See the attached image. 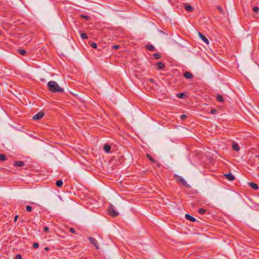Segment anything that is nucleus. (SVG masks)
Returning <instances> with one entry per match:
<instances>
[{
	"label": "nucleus",
	"mask_w": 259,
	"mask_h": 259,
	"mask_svg": "<svg viewBox=\"0 0 259 259\" xmlns=\"http://www.w3.org/2000/svg\"><path fill=\"white\" fill-rule=\"evenodd\" d=\"M48 90L53 93H63L64 89L61 88L58 83L55 81H50L47 84Z\"/></svg>",
	"instance_id": "1"
},
{
	"label": "nucleus",
	"mask_w": 259,
	"mask_h": 259,
	"mask_svg": "<svg viewBox=\"0 0 259 259\" xmlns=\"http://www.w3.org/2000/svg\"><path fill=\"white\" fill-rule=\"evenodd\" d=\"M108 211L109 214L112 217L119 215V212L116 210L115 207L111 204L109 205Z\"/></svg>",
	"instance_id": "2"
},
{
	"label": "nucleus",
	"mask_w": 259,
	"mask_h": 259,
	"mask_svg": "<svg viewBox=\"0 0 259 259\" xmlns=\"http://www.w3.org/2000/svg\"><path fill=\"white\" fill-rule=\"evenodd\" d=\"M177 181L180 182L183 185L187 187H190V186L187 183L186 181L181 176H177Z\"/></svg>",
	"instance_id": "3"
},
{
	"label": "nucleus",
	"mask_w": 259,
	"mask_h": 259,
	"mask_svg": "<svg viewBox=\"0 0 259 259\" xmlns=\"http://www.w3.org/2000/svg\"><path fill=\"white\" fill-rule=\"evenodd\" d=\"M44 116V113L42 111L38 112L36 114L34 115L32 118L34 120H38L41 119Z\"/></svg>",
	"instance_id": "4"
},
{
	"label": "nucleus",
	"mask_w": 259,
	"mask_h": 259,
	"mask_svg": "<svg viewBox=\"0 0 259 259\" xmlns=\"http://www.w3.org/2000/svg\"><path fill=\"white\" fill-rule=\"evenodd\" d=\"M88 239L91 242V243L93 244L97 249H99V246L97 243V241L96 240V239L92 237H89Z\"/></svg>",
	"instance_id": "5"
},
{
	"label": "nucleus",
	"mask_w": 259,
	"mask_h": 259,
	"mask_svg": "<svg viewBox=\"0 0 259 259\" xmlns=\"http://www.w3.org/2000/svg\"><path fill=\"white\" fill-rule=\"evenodd\" d=\"M183 76L187 79H192L194 76L192 73L189 71H187L184 73Z\"/></svg>",
	"instance_id": "6"
},
{
	"label": "nucleus",
	"mask_w": 259,
	"mask_h": 259,
	"mask_svg": "<svg viewBox=\"0 0 259 259\" xmlns=\"http://www.w3.org/2000/svg\"><path fill=\"white\" fill-rule=\"evenodd\" d=\"M224 176L229 181H233L235 179L234 176L231 173L225 174Z\"/></svg>",
	"instance_id": "7"
},
{
	"label": "nucleus",
	"mask_w": 259,
	"mask_h": 259,
	"mask_svg": "<svg viewBox=\"0 0 259 259\" xmlns=\"http://www.w3.org/2000/svg\"><path fill=\"white\" fill-rule=\"evenodd\" d=\"M156 66L157 70H160L163 69L165 67V65L164 64V63L161 62H158L156 63Z\"/></svg>",
	"instance_id": "8"
},
{
	"label": "nucleus",
	"mask_w": 259,
	"mask_h": 259,
	"mask_svg": "<svg viewBox=\"0 0 259 259\" xmlns=\"http://www.w3.org/2000/svg\"><path fill=\"white\" fill-rule=\"evenodd\" d=\"M24 165V162L21 161H16L14 163V166L15 167L23 166Z\"/></svg>",
	"instance_id": "9"
},
{
	"label": "nucleus",
	"mask_w": 259,
	"mask_h": 259,
	"mask_svg": "<svg viewBox=\"0 0 259 259\" xmlns=\"http://www.w3.org/2000/svg\"><path fill=\"white\" fill-rule=\"evenodd\" d=\"M185 218L187 220L190 221L192 222H195L196 221V219L194 217H192L189 214H185Z\"/></svg>",
	"instance_id": "10"
},
{
	"label": "nucleus",
	"mask_w": 259,
	"mask_h": 259,
	"mask_svg": "<svg viewBox=\"0 0 259 259\" xmlns=\"http://www.w3.org/2000/svg\"><path fill=\"white\" fill-rule=\"evenodd\" d=\"M198 34H199V35L200 37L201 38V39L202 40H203L207 44H209L208 39L203 34H202L200 32H199Z\"/></svg>",
	"instance_id": "11"
},
{
	"label": "nucleus",
	"mask_w": 259,
	"mask_h": 259,
	"mask_svg": "<svg viewBox=\"0 0 259 259\" xmlns=\"http://www.w3.org/2000/svg\"><path fill=\"white\" fill-rule=\"evenodd\" d=\"M184 8L187 11L192 12L193 10V8L187 4H184Z\"/></svg>",
	"instance_id": "12"
},
{
	"label": "nucleus",
	"mask_w": 259,
	"mask_h": 259,
	"mask_svg": "<svg viewBox=\"0 0 259 259\" xmlns=\"http://www.w3.org/2000/svg\"><path fill=\"white\" fill-rule=\"evenodd\" d=\"M103 149L106 152L109 153L111 150V146L109 145L106 144L104 145Z\"/></svg>",
	"instance_id": "13"
},
{
	"label": "nucleus",
	"mask_w": 259,
	"mask_h": 259,
	"mask_svg": "<svg viewBox=\"0 0 259 259\" xmlns=\"http://www.w3.org/2000/svg\"><path fill=\"white\" fill-rule=\"evenodd\" d=\"M249 186L251 187L254 190H257L258 189V187L257 185L254 183H249Z\"/></svg>",
	"instance_id": "14"
},
{
	"label": "nucleus",
	"mask_w": 259,
	"mask_h": 259,
	"mask_svg": "<svg viewBox=\"0 0 259 259\" xmlns=\"http://www.w3.org/2000/svg\"><path fill=\"white\" fill-rule=\"evenodd\" d=\"M146 48L150 51H154L155 50V47L152 45H147L146 46Z\"/></svg>",
	"instance_id": "15"
},
{
	"label": "nucleus",
	"mask_w": 259,
	"mask_h": 259,
	"mask_svg": "<svg viewBox=\"0 0 259 259\" xmlns=\"http://www.w3.org/2000/svg\"><path fill=\"white\" fill-rule=\"evenodd\" d=\"M232 148L236 151H238L240 149L239 146L236 143L233 144Z\"/></svg>",
	"instance_id": "16"
},
{
	"label": "nucleus",
	"mask_w": 259,
	"mask_h": 259,
	"mask_svg": "<svg viewBox=\"0 0 259 259\" xmlns=\"http://www.w3.org/2000/svg\"><path fill=\"white\" fill-rule=\"evenodd\" d=\"M217 99L218 101L219 102H224V99H223V97L222 95H217Z\"/></svg>",
	"instance_id": "17"
},
{
	"label": "nucleus",
	"mask_w": 259,
	"mask_h": 259,
	"mask_svg": "<svg viewBox=\"0 0 259 259\" xmlns=\"http://www.w3.org/2000/svg\"><path fill=\"white\" fill-rule=\"evenodd\" d=\"M63 181L62 180H58L56 182V184L57 187H61L63 185Z\"/></svg>",
	"instance_id": "18"
},
{
	"label": "nucleus",
	"mask_w": 259,
	"mask_h": 259,
	"mask_svg": "<svg viewBox=\"0 0 259 259\" xmlns=\"http://www.w3.org/2000/svg\"><path fill=\"white\" fill-rule=\"evenodd\" d=\"M7 159V158L5 155L3 154H0V161H5Z\"/></svg>",
	"instance_id": "19"
},
{
	"label": "nucleus",
	"mask_w": 259,
	"mask_h": 259,
	"mask_svg": "<svg viewBox=\"0 0 259 259\" xmlns=\"http://www.w3.org/2000/svg\"><path fill=\"white\" fill-rule=\"evenodd\" d=\"M80 36H81V38L83 39H87L88 37L87 34L85 33H81Z\"/></svg>",
	"instance_id": "20"
},
{
	"label": "nucleus",
	"mask_w": 259,
	"mask_h": 259,
	"mask_svg": "<svg viewBox=\"0 0 259 259\" xmlns=\"http://www.w3.org/2000/svg\"><path fill=\"white\" fill-rule=\"evenodd\" d=\"M146 156L147 158L153 162H155V160L153 158V157L149 154H147Z\"/></svg>",
	"instance_id": "21"
},
{
	"label": "nucleus",
	"mask_w": 259,
	"mask_h": 259,
	"mask_svg": "<svg viewBox=\"0 0 259 259\" xmlns=\"http://www.w3.org/2000/svg\"><path fill=\"white\" fill-rule=\"evenodd\" d=\"M198 211L199 213H200L201 214H203L205 212L206 210L204 208H200V209H199Z\"/></svg>",
	"instance_id": "22"
},
{
	"label": "nucleus",
	"mask_w": 259,
	"mask_h": 259,
	"mask_svg": "<svg viewBox=\"0 0 259 259\" xmlns=\"http://www.w3.org/2000/svg\"><path fill=\"white\" fill-rule=\"evenodd\" d=\"M185 96V94L184 93H179L177 94V97L180 99L183 98Z\"/></svg>",
	"instance_id": "23"
},
{
	"label": "nucleus",
	"mask_w": 259,
	"mask_h": 259,
	"mask_svg": "<svg viewBox=\"0 0 259 259\" xmlns=\"http://www.w3.org/2000/svg\"><path fill=\"white\" fill-rule=\"evenodd\" d=\"M217 9L223 14H225L224 11H223L222 8L220 6H217Z\"/></svg>",
	"instance_id": "24"
},
{
	"label": "nucleus",
	"mask_w": 259,
	"mask_h": 259,
	"mask_svg": "<svg viewBox=\"0 0 259 259\" xmlns=\"http://www.w3.org/2000/svg\"><path fill=\"white\" fill-rule=\"evenodd\" d=\"M153 56L154 57V58L156 59H160L161 58V56L160 54H154L153 55Z\"/></svg>",
	"instance_id": "25"
},
{
	"label": "nucleus",
	"mask_w": 259,
	"mask_h": 259,
	"mask_svg": "<svg viewBox=\"0 0 259 259\" xmlns=\"http://www.w3.org/2000/svg\"><path fill=\"white\" fill-rule=\"evenodd\" d=\"M18 52L22 55H24L26 54V51L24 50H19Z\"/></svg>",
	"instance_id": "26"
},
{
	"label": "nucleus",
	"mask_w": 259,
	"mask_h": 259,
	"mask_svg": "<svg viewBox=\"0 0 259 259\" xmlns=\"http://www.w3.org/2000/svg\"><path fill=\"white\" fill-rule=\"evenodd\" d=\"M26 209L27 211H32V207L29 206V205H27L26 207Z\"/></svg>",
	"instance_id": "27"
},
{
	"label": "nucleus",
	"mask_w": 259,
	"mask_h": 259,
	"mask_svg": "<svg viewBox=\"0 0 259 259\" xmlns=\"http://www.w3.org/2000/svg\"><path fill=\"white\" fill-rule=\"evenodd\" d=\"M69 231L72 233H73V234H75L76 233L75 230L73 228H70L69 229Z\"/></svg>",
	"instance_id": "28"
},
{
	"label": "nucleus",
	"mask_w": 259,
	"mask_h": 259,
	"mask_svg": "<svg viewBox=\"0 0 259 259\" xmlns=\"http://www.w3.org/2000/svg\"><path fill=\"white\" fill-rule=\"evenodd\" d=\"M253 10L254 12L257 13L259 11V8L257 7H254L253 8Z\"/></svg>",
	"instance_id": "29"
},
{
	"label": "nucleus",
	"mask_w": 259,
	"mask_h": 259,
	"mask_svg": "<svg viewBox=\"0 0 259 259\" xmlns=\"http://www.w3.org/2000/svg\"><path fill=\"white\" fill-rule=\"evenodd\" d=\"M91 47H92V48H94V49H96V48H97V44H96V43H95V42H93V43H92V44H91Z\"/></svg>",
	"instance_id": "30"
},
{
	"label": "nucleus",
	"mask_w": 259,
	"mask_h": 259,
	"mask_svg": "<svg viewBox=\"0 0 259 259\" xmlns=\"http://www.w3.org/2000/svg\"><path fill=\"white\" fill-rule=\"evenodd\" d=\"M217 112V110L215 109H213L211 110L210 111V113L213 114H216V113Z\"/></svg>",
	"instance_id": "31"
},
{
	"label": "nucleus",
	"mask_w": 259,
	"mask_h": 259,
	"mask_svg": "<svg viewBox=\"0 0 259 259\" xmlns=\"http://www.w3.org/2000/svg\"><path fill=\"white\" fill-rule=\"evenodd\" d=\"M38 246H39V245L37 243H34L33 244V247L35 248H38Z\"/></svg>",
	"instance_id": "32"
},
{
	"label": "nucleus",
	"mask_w": 259,
	"mask_h": 259,
	"mask_svg": "<svg viewBox=\"0 0 259 259\" xmlns=\"http://www.w3.org/2000/svg\"><path fill=\"white\" fill-rule=\"evenodd\" d=\"M22 256L20 254H17L15 256V259H21Z\"/></svg>",
	"instance_id": "33"
},
{
	"label": "nucleus",
	"mask_w": 259,
	"mask_h": 259,
	"mask_svg": "<svg viewBox=\"0 0 259 259\" xmlns=\"http://www.w3.org/2000/svg\"><path fill=\"white\" fill-rule=\"evenodd\" d=\"M81 17L87 20H88L90 18L89 16L86 15H81Z\"/></svg>",
	"instance_id": "34"
},
{
	"label": "nucleus",
	"mask_w": 259,
	"mask_h": 259,
	"mask_svg": "<svg viewBox=\"0 0 259 259\" xmlns=\"http://www.w3.org/2000/svg\"><path fill=\"white\" fill-rule=\"evenodd\" d=\"M44 230L45 232H48L49 228L48 227L46 226L44 227Z\"/></svg>",
	"instance_id": "35"
},
{
	"label": "nucleus",
	"mask_w": 259,
	"mask_h": 259,
	"mask_svg": "<svg viewBox=\"0 0 259 259\" xmlns=\"http://www.w3.org/2000/svg\"><path fill=\"white\" fill-rule=\"evenodd\" d=\"M112 48L115 49H118L119 48V45H113L112 46Z\"/></svg>",
	"instance_id": "36"
},
{
	"label": "nucleus",
	"mask_w": 259,
	"mask_h": 259,
	"mask_svg": "<svg viewBox=\"0 0 259 259\" xmlns=\"http://www.w3.org/2000/svg\"><path fill=\"white\" fill-rule=\"evenodd\" d=\"M186 117H187V116L186 115L184 114V115H182L180 117L182 119H184L186 118Z\"/></svg>",
	"instance_id": "37"
},
{
	"label": "nucleus",
	"mask_w": 259,
	"mask_h": 259,
	"mask_svg": "<svg viewBox=\"0 0 259 259\" xmlns=\"http://www.w3.org/2000/svg\"><path fill=\"white\" fill-rule=\"evenodd\" d=\"M149 80L151 82H152V83H154V79H152V78H149Z\"/></svg>",
	"instance_id": "38"
},
{
	"label": "nucleus",
	"mask_w": 259,
	"mask_h": 259,
	"mask_svg": "<svg viewBox=\"0 0 259 259\" xmlns=\"http://www.w3.org/2000/svg\"><path fill=\"white\" fill-rule=\"evenodd\" d=\"M18 218V215H16L14 218V222H16L17 221V220Z\"/></svg>",
	"instance_id": "39"
},
{
	"label": "nucleus",
	"mask_w": 259,
	"mask_h": 259,
	"mask_svg": "<svg viewBox=\"0 0 259 259\" xmlns=\"http://www.w3.org/2000/svg\"><path fill=\"white\" fill-rule=\"evenodd\" d=\"M45 250H46V251H48L49 250V248L48 247H46L45 248Z\"/></svg>",
	"instance_id": "40"
},
{
	"label": "nucleus",
	"mask_w": 259,
	"mask_h": 259,
	"mask_svg": "<svg viewBox=\"0 0 259 259\" xmlns=\"http://www.w3.org/2000/svg\"><path fill=\"white\" fill-rule=\"evenodd\" d=\"M1 34V31H0V35Z\"/></svg>",
	"instance_id": "41"
}]
</instances>
